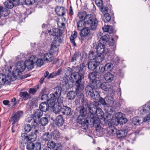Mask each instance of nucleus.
Here are the masks:
<instances>
[{"instance_id": "obj_1", "label": "nucleus", "mask_w": 150, "mask_h": 150, "mask_svg": "<svg viewBox=\"0 0 150 150\" xmlns=\"http://www.w3.org/2000/svg\"><path fill=\"white\" fill-rule=\"evenodd\" d=\"M54 91V93L50 95L51 98L48 100V103L50 107H53V112L57 114L61 111L63 98L61 96L62 89L60 87H56Z\"/></svg>"}, {"instance_id": "obj_2", "label": "nucleus", "mask_w": 150, "mask_h": 150, "mask_svg": "<svg viewBox=\"0 0 150 150\" xmlns=\"http://www.w3.org/2000/svg\"><path fill=\"white\" fill-rule=\"evenodd\" d=\"M25 69V67L22 61L18 62L13 70V77H10L9 76H6L2 74H0V83L1 84H9L11 81L15 80L17 76H20L22 74V73Z\"/></svg>"}, {"instance_id": "obj_3", "label": "nucleus", "mask_w": 150, "mask_h": 150, "mask_svg": "<svg viewBox=\"0 0 150 150\" xmlns=\"http://www.w3.org/2000/svg\"><path fill=\"white\" fill-rule=\"evenodd\" d=\"M79 73L74 72L71 75L70 80L72 83L76 81V86L78 89L83 90L84 88V86L82 84L80 83L81 81V78L82 75L83 68L79 67Z\"/></svg>"}, {"instance_id": "obj_4", "label": "nucleus", "mask_w": 150, "mask_h": 150, "mask_svg": "<svg viewBox=\"0 0 150 150\" xmlns=\"http://www.w3.org/2000/svg\"><path fill=\"white\" fill-rule=\"evenodd\" d=\"M86 24L89 26L90 29L92 30H95L97 27L98 21L97 20L93 17L91 14L86 16L84 18Z\"/></svg>"}, {"instance_id": "obj_5", "label": "nucleus", "mask_w": 150, "mask_h": 150, "mask_svg": "<svg viewBox=\"0 0 150 150\" xmlns=\"http://www.w3.org/2000/svg\"><path fill=\"white\" fill-rule=\"evenodd\" d=\"M94 106L92 108H89V112L97 117L103 118L104 117V114L101 109L98 108L99 104V103L96 101H94L93 103Z\"/></svg>"}, {"instance_id": "obj_6", "label": "nucleus", "mask_w": 150, "mask_h": 150, "mask_svg": "<svg viewBox=\"0 0 150 150\" xmlns=\"http://www.w3.org/2000/svg\"><path fill=\"white\" fill-rule=\"evenodd\" d=\"M83 90L80 89H78L77 87L76 90V92L73 91H69L67 94V98L68 99L71 100L74 99L77 95H79V97L80 98V100L83 103V105H84L83 102L84 101V95L83 93L82 92Z\"/></svg>"}, {"instance_id": "obj_7", "label": "nucleus", "mask_w": 150, "mask_h": 150, "mask_svg": "<svg viewBox=\"0 0 150 150\" xmlns=\"http://www.w3.org/2000/svg\"><path fill=\"white\" fill-rule=\"evenodd\" d=\"M106 38H100L99 40L100 43L98 44L97 48V52L100 54H106L109 53L110 50L106 48L105 45L103 44L100 42L101 41H105Z\"/></svg>"}, {"instance_id": "obj_8", "label": "nucleus", "mask_w": 150, "mask_h": 150, "mask_svg": "<svg viewBox=\"0 0 150 150\" xmlns=\"http://www.w3.org/2000/svg\"><path fill=\"white\" fill-rule=\"evenodd\" d=\"M96 88L94 87L93 88L91 86H87L86 88V93L93 99L96 100L100 97V95L98 92L95 91V88Z\"/></svg>"}, {"instance_id": "obj_9", "label": "nucleus", "mask_w": 150, "mask_h": 150, "mask_svg": "<svg viewBox=\"0 0 150 150\" xmlns=\"http://www.w3.org/2000/svg\"><path fill=\"white\" fill-rule=\"evenodd\" d=\"M64 32V30H61L60 29L56 28H52V30H45L42 32V33H49L50 35H52L53 37H60Z\"/></svg>"}, {"instance_id": "obj_10", "label": "nucleus", "mask_w": 150, "mask_h": 150, "mask_svg": "<svg viewBox=\"0 0 150 150\" xmlns=\"http://www.w3.org/2000/svg\"><path fill=\"white\" fill-rule=\"evenodd\" d=\"M37 60V57L35 55H32L28 60H26L23 64L25 67V69L26 67L29 70H31L34 67V63Z\"/></svg>"}, {"instance_id": "obj_11", "label": "nucleus", "mask_w": 150, "mask_h": 150, "mask_svg": "<svg viewBox=\"0 0 150 150\" xmlns=\"http://www.w3.org/2000/svg\"><path fill=\"white\" fill-rule=\"evenodd\" d=\"M89 119V125H95L98 127V125L100 123V120L99 119H101L102 118L98 117L93 114L90 115Z\"/></svg>"}, {"instance_id": "obj_12", "label": "nucleus", "mask_w": 150, "mask_h": 150, "mask_svg": "<svg viewBox=\"0 0 150 150\" xmlns=\"http://www.w3.org/2000/svg\"><path fill=\"white\" fill-rule=\"evenodd\" d=\"M94 52H91L89 54V58L90 59L95 60L97 63L102 62L104 59V57L103 54H98L96 56L94 55Z\"/></svg>"}, {"instance_id": "obj_13", "label": "nucleus", "mask_w": 150, "mask_h": 150, "mask_svg": "<svg viewBox=\"0 0 150 150\" xmlns=\"http://www.w3.org/2000/svg\"><path fill=\"white\" fill-rule=\"evenodd\" d=\"M62 41L61 38H54V40L53 41L51 45L50 51L54 53L58 50L57 47L59 45Z\"/></svg>"}, {"instance_id": "obj_14", "label": "nucleus", "mask_w": 150, "mask_h": 150, "mask_svg": "<svg viewBox=\"0 0 150 150\" xmlns=\"http://www.w3.org/2000/svg\"><path fill=\"white\" fill-rule=\"evenodd\" d=\"M85 117L80 115L79 116L77 119V121L79 124L88 126L90 124L89 122V116H88L86 118V119Z\"/></svg>"}, {"instance_id": "obj_15", "label": "nucleus", "mask_w": 150, "mask_h": 150, "mask_svg": "<svg viewBox=\"0 0 150 150\" xmlns=\"http://www.w3.org/2000/svg\"><path fill=\"white\" fill-rule=\"evenodd\" d=\"M22 111H19L15 113L13 116H12L10 119L9 122H12V125H14L17 122L23 115Z\"/></svg>"}, {"instance_id": "obj_16", "label": "nucleus", "mask_w": 150, "mask_h": 150, "mask_svg": "<svg viewBox=\"0 0 150 150\" xmlns=\"http://www.w3.org/2000/svg\"><path fill=\"white\" fill-rule=\"evenodd\" d=\"M55 11L58 16H63L65 14L66 10L63 7L58 6L55 8Z\"/></svg>"}, {"instance_id": "obj_17", "label": "nucleus", "mask_w": 150, "mask_h": 150, "mask_svg": "<svg viewBox=\"0 0 150 150\" xmlns=\"http://www.w3.org/2000/svg\"><path fill=\"white\" fill-rule=\"evenodd\" d=\"M44 60L47 62H51L54 59V57L53 54L50 52L44 54L43 57Z\"/></svg>"}, {"instance_id": "obj_18", "label": "nucleus", "mask_w": 150, "mask_h": 150, "mask_svg": "<svg viewBox=\"0 0 150 150\" xmlns=\"http://www.w3.org/2000/svg\"><path fill=\"white\" fill-rule=\"evenodd\" d=\"M52 138V134L49 132H45L43 134L41 139L42 141L46 142L51 140Z\"/></svg>"}, {"instance_id": "obj_19", "label": "nucleus", "mask_w": 150, "mask_h": 150, "mask_svg": "<svg viewBox=\"0 0 150 150\" xmlns=\"http://www.w3.org/2000/svg\"><path fill=\"white\" fill-rule=\"evenodd\" d=\"M88 65V69L92 71L95 70L98 66L97 63L93 60L89 62Z\"/></svg>"}, {"instance_id": "obj_20", "label": "nucleus", "mask_w": 150, "mask_h": 150, "mask_svg": "<svg viewBox=\"0 0 150 150\" xmlns=\"http://www.w3.org/2000/svg\"><path fill=\"white\" fill-rule=\"evenodd\" d=\"M39 133V132L37 130H35L34 132H31L28 136L29 140L32 142L36 140L37 137V135Z\"/></svg>"}, {"instance_id": "obj_21", "label": "nucleus", "mask_w": 150, "mask_h": 150, "mask_svg": "<svg viewBox=\"0 0 150 150\" xmlns=\"http://www.w3.org/2000/svg\"><path fill=\"white\" fill-rule=\"evenodd\" d=\"M126 131L125 130H120L117 131L116 135L117 137L120 139L124 138L127 134Z\"/></svg>"}, {"instance_id": "obj_22", "label": "nucleus", "mask_w": 150, "mask_h": 150, "mask_svg": "<svg viewBox=\"0 0 150 150\" xmlns=\"http://www.w3.org/2000/svg\"><path fill=\"white\" fill-rule=\"evenodd\" d=\"M50 106L48 103V105L46 102H42L39 105L40 109L43 112H45L48 110Z\"/></svg>"}, {"instance_id": "obj_23", "label": "nucleus", "mask_w": 150, "mask_h": 150, "mask_svg": "<svg viewBox=\"0 0 150 150\" xmlns=\"http://www.w3.org/2000/svg\"><path fill=\"white\" fill-rule=\"evenodd\" d=\"M56 143L52 140L48 141L47 143V147L45 150H51V149H54L56 146Z\"/></svg>"}, {"instance_id": "obj_24", "label": "nucleus", "mask_w": 150, "mask_h": 150, "mask_svg": "<svg viewBox=\"0 0 150 150\" xmlns=\"http://www.w3.org/2000/svg\"><path fill=\"white\" fill-rule=\"evenodd\" d=\"M56 124L58 126H61L64 123V120L63 117L61 115H59L57 117L56 119Z\"/></svg>"}, {"instance_id": "obj_25", "label": "nucleus", "mask_w": 150, "mask_h": 150, "mask_svg": "<svg viewBox=\"0 0 150 150\" xmlns=\"http://www.w3.org/2000/svg\"><path fill=\"white\" fill-rule=\"evenodd\" d=\"M104 77L106 81L110 82L113 80L114 76L110 73H107L104 75Z\"/></svg>"}, {"instance_id": "obj_26", "label": "nucleus", "mask_w": 150, "mask_h": 150, "mask_svg": "<svg viewBox=\"0 0 150 150\" xmlns=\"http://www.w3.org/2000/svg\"><path fill=\"white\" fill-rule=\"evenodd\" d=\"M0 13L1 15H3L4 16H7L10 13L9 10L4 8L3 7L0 6Z\"/></svg>"}, {"instance_id": "obj_27", "label": "nucleus", "mask_w": 150, "mask_h": 150, "mask_svg": "<svg viewBox=\"0 0 150 150\" xmlns=\"http://www.w3.org/2000/svg\"><path fill=\"white\" fill-rule=\"evenodd\" d=\"M80 30L79 34L81 37L86 36L90 32V30L88 28H84Z\"/></svg>"}, {"instance_id": "obj_28", "label": "nucleus", "mask_w": 150, "mask_h": 150, "mask_svg": "<svg viewBox=\"0 0 150 150\" xmlns=\"http://www.w3.org/2000/svg\"><path fill=\"white\" fill-rule=\"evenodd\" d=\"M62 72V69H59L58 71L54 72L51 73L48 76V79H50L51 78H53L57 76L60 74Z\"/></svg>"}, {"instance_id": "obj_29", "label": "nucleus", "mask_w": 150, "mask_h": 150, "mask_svg": "<svg viewBox=\"0 0 150 150\" xmlns=\"http://www.w3.org/2000/svg\"><path fill=\"white\" fill-rule=\"evenodd\" d=\"M108 134L111 136H113L117 133V130L113 126H109L107 128Z\"/></svg>"}, {"instance_id": "obj_30", "label": "nucleus", "mask_w": 150, "mask_h": 150, "mask_svg": "<svg viewBox=\"0 0 150 150\" xmlns=\"http://www.w3.org/2000/svg\"><path fill=\"white\" fill-rule=\"evenodd\" d=\"M20 139V141L22 144H25L29 141L28 136L24 133L22 134Z\"/></svg>"}, {"instance_id": "obj_31", "label": "nucleus", "mask_w": 150, "mask_h": 150, "mask_svg": "<svg viewBox=\"0 0 150 150\" xmlns=\"http://www.w3.org/2000/svg\"><path fill=\"white\" fill-rule=\"evenodd\" d=\"M5 7L8 9H11L14 7V4L12 3V0H7L4 3Z\"/></svg>"}, {"instance_id": "obj_32", "label": "nucleus", "mask_w": 150, "mask_h": 150, "mask_svg": "<svg viewBox=\"0 0 150 150\" xmlns=\"http://www.w3.org/2000/svg\"><path fill=\"white\" fill-rule=\"evenodd\" d=\"M101 89L105 91H108L110 88V86L109 83L108 82H104L100 85Z\"/></svg>"}, {"instance_id": "obj_33", "label": "nucleus", "mask_w": 150, "mask_h": 150, "mask_svg": "<svg viewBox=\"0 0 150 150\" xmlns=\"http://www.w3.org/2000/svg\"><path fill=\"white\" fill-rule=\"evenodd\" d=\"M105 100L107 105H112L114 103L113 98L111 96H108L105 97Z\"/></svg>"}, {"instance_id": "obj_34", "label": "nucleus", "mask_w": 150, "mask_h": 150, "mask_svg": "<svg viewBox=\"0 0 150 150\" xmlns=\"http://www.w3.org/2000/svg\"><path fill=\"white\" fill-rule=\"evenodd\" d=\"M62 110H63L62 112V113L63 114L67 115L71 114V109L69 107L66 106H63Z\"/></svg>"}, {"instance_id": "obj_35", "label": "nucleus", "mask_w": 150, "mask_h": 150, "mask_svg": "<svg viewBox=\"0 0 150 150\" xmlns=\"http://www.w3.org/2000/svg\"><path fill=\"white\" fill-rule=\"evenodd\" d=\"M19 96L23 100H27L30 97V94L26 92H21Z\"/></svg>"}, {"instance_id": "obj_36", "label": "nucleus", "mask_w": 150, "mask_h": 150, "mask_svg": "<svg viewBox=\"0 0 150 150\" xmlns=\"http://www.w3.org/2000/svg\"><path fill=\"white\" fill-rule=\"evenodd\" d=\"M103 30L105 32H107L110 34L112 33L113 32L112 27L109 25H105L103 28Z\"/></svg>"}, {"instance_id": "obj_37", "label": "nucleus", "mask_w": 150, "mask_h": 150, "mask_svg": "<svg viewBox=\"0 0 150 150\" xmlns=\"http://www.w3.org/2000/svg\"><path fill=\"white\" fill-rule=\"evenodd\" d=\"M86 24L85 21L83 20L79 21L77 23V29L79 30H80L84 28V24Z\"/></svg>"}, {"instance_id": "obj_38", "label": "nucleus", "mask_w": 150, "mask_h": 150, "mask_svg": "<svg viewBox=\"0 0 150 150\" xmlns=\"http://www.w3.org/2000/svg\"><path fill=\"white\" fill-rule=\"evenodd\" d=\"M107 40L108 39V45L110 46H111L113 50H114L116 47L115 41L113 38H107Z\"/></svg>"}, {"instance_id": "obj_39", "label": "nucleus", "mask_w": 150, "mask_h": 150, "mask_svg": "<svg viewBox=\"0 0 150 150\" xmlns=\"http://www.w3.org/2000/svg\"><path fill=\"white\" fill-rule=\"evenodd\" d=\"M105 71V68L103 66L99 67L97 66L95 70V72L96 73L99 74H103Z\"/></svg>"}, {"instance_id": "obj_40", "label": "nucleus", "mask_w": 150, "mask_h": 150, "mask_svg": "<svg viewBox=\"0 0 150 150\" xmlns=\"http://www.w3.org/2000/svg\"><path fill=\"white\" fill-rule=\"evenodd\" d=\"M142 110L144 112H146L150 110V100L149 103L145 104L142 106Z\"/></svg>"}, {"instance_id": "obj_41", "label": "nucleus", "mask_w": 150, "mask_h": 150, "mask_svg": "<svg viewBox=\"0 0 150 150\" xmlns=\"http://www.w3.org/2000/svg\"><path fill=\"white\" fill-rule=\"evenodd\" d=\"M142 122L141 120H139L137 117H134L132 120V123L135 125H139Z\"/></svg>"}, {"instance_id": "obj_42", "label": "nucleus", "mask_w": 150, "mask_h": 150, "mask_svg": "<svg viewBox=\"0 0 150 150\" xmlns=\"http://www.w3.org/2000/svg\"><path fill=\"white\" fill-rule=\"evenodd\" d=\"M103 19L105 22H109L111 19V17L108 13H105L104 14Z\"/></svg>"}, {"instance_id": "obj_43", "label": "nucleus", "mask_w": 150, "mask_h": 150, "mask_svg": "<svg viewBox=\"0 0 150 150\" xmlns=\"http://www.w3.org/2000/svg\"><path fill=\"white\" fill-rule=\"evenodd\" d=\"M42 111L40 109L37 110L34 114V116L36 117L40 118L42 116L43 114Z\"/></svg>"}, {"instance_id": "obj_44", "label": "nucleus", "mask_w": 150, "mask_h": 150, "mask_svg": "<svg viewBox=\"0 0 150 150\" xmlns=\"http://www.w3.org/2000/svg\"><path fill=\"white\" fill-rule=\"evenodd\" d=\"M113 65L110 63H108L106 64L105 67H104L105 71H111Z\"/></svg>"}, {"instance_id": "obj_45", "label": "nucleus", "mask_w": 150, "mask_h": 150, "mask_svg": "<svg viewBox=\"0 0 150 150\" xmlns=\"http://www.w3.org/2000/svg\"><path fill=\"white\" fill-rule=\"evenodd\" d=\"M62 21L64 22H62L60 21H59L57 22V24L58 27L59 28L64 29V28H65V25L64 23V22H66V20L65 18L64 17H63L62 19Z\"/></svg>"}, {"instance_id": "obj_46", "label": "nucleus", "mask_w": 150, "mask_h": 150, "mask_svg": "<svg viewBox=\"0 0 150 150\" xmlns=\"http://www.w3.org/2000/svg\"><path fill=\"white\" fill-rule=\"evenodd\" d=\"M52 134L53 137L54 139L56 140H57L59 138L60 135L59 131L56 130L54 131Z\"/></svg>"}, {"instance_id": "obj_47", "label": "nucleus", "mask_w": 150, "mask_h": 150, "mask_svg": "<svg viewBox=\"0 0 150 150\" xmlns=\"http://www.w3.org/2000/svg\"><path fill=\"white\" fill-rule=\"evenodd\" d=\"M118 119H116L115 117H112L111 120V122L113 125H117L120 122Z\"/></svg>"}, {"instance_id": "obj_48", "label": "nucleus", "mask_w": 150, "mask_h": 150, "mask_svg": "<svg viewBox=\"0 0 150 150\" xmlns=\"http://www.w3.org/2000/svg\"><path fill=\"white\" fill-rule=\"evenodd\" d=\"M41 96V99L42 100H47L48 97L47 95L45 94L43 91H42L40 92Z\"/></svg>"}, {"instance_id": "obj_49", "label": "nucleus", "mask_w": 150, "mask_h": 150, "mask_svg": "<svg viewBox=\"0 0 150 150\" xmlns=\"http://www.w3.org/2000/svg\"><path fill=\"white\" fill-rule=\"evenodd\" d=\"M48 122V119L46 117H45L41 119L40 123L42 126H45L47 124Z\"/></svg>"}, {"instance_id": "obj_50", "label": "nucleus", "mask_w": 150, "mask_h": 150, "mask_svg": "<svg viewBox=\"0 0 150 150\" xmlns=\"http://www.w3.org/2000/svg\"><path fill=\"white\" fill-rule=\"evenodd\" d=\"M23 128L25 132H28L30 131L31 127L30 124H26L24 125Z\"/></svg>"}, {"instance_id": "obj_51", "label": "nucleus", "mask_w": 150, "mask_h": 150, "mask_svg": "<svg viewBox=\"0 0 150 150\" xmlns=\"http://www.w3.org/2000/svg\"><path fill=\"white\" fill-rule=\"evenodd\" d=\"M96 73L93 72L91 73L88 75V78L92 81L95 80L96 78Z\"/></svg>"}, {"instance_id": "obj_52", "label": "nucleus", "mask_w": 150, "mask_h": 150, "mask_svg": "<svg viewBox=\"0 0 150 150\" xmlns=\"http://www.w3.org/2000/svg\"><path fill=\"white\" fill-rule=\"evenodd\" d=\"M26 148L28 149L33 150L35 149V145L32 142H29L27 144Z\"/></svg>"}, {"instance_id": "obj_53", "label": "nucleus", "mask_w": 150, "mask_h": 150, "mask_svg": "<svg viewBox=\"0 0 150 150\" xmlns=\"http://www.w3.org/2000/svg\"><path fill=\"white\" fill-rule=\"evenodd\" d=\"M87 15H86V13L85 11H83L82 12H79L78 14V16L80 19L84 20V18L85 16Z\"/></svg>"}, {"instance_id": "obj_54", "label": "nucleus", "mask_w": 150, "mask_h": 150, "mask_svg": "<svg viewBox=\"0 0 150 150\" xmlns=\"http://www.w3.org/2000/svg\"><path fill=\"white\" fill-rule=\"evenodd\" d=\"M122 113L121 112H118L115 114V117L121 122L122 121Z\"/></svg>"}, {"instance_id": "obj_55", "label": "nucleus", "mask_w": 150, "mask_h": 150, "mask_svg": "<svg viewBox=\"0 0 150 150\" xmlns=\"http://www.w3.org/2000/svg\"><path fill=\"white\" fill-rule=\"evenodd\" d=\"M79 112L80 113V116H85L86 112L85 109L83 107L81 108L80 109Z\"/></svg>"}, {"instance_id": "obj_56", "label": "nucleus", "mask_w": 150, "mask_h": 150, "mask_svg": "<svg viewBox=\"0 0 150 150\" xmlns=\"http://www.w3.org/2000/svg\"><path fill=\"white\" fill-rule=\"evenodd\" d=\"M28 122L31 121V125L32 128H35L37 127L38 124L35 120L34 119H31V120L30 121L28 120Z\"/></svg>"}, {"instance_id": "obj_57", "label": "nucleus", "mask_w": 150, "mask_h": 150, "mask_svg": "<svg viewBox=\"0 0 150 150\" xmlns=\"http://www.w3.org/2000/svg\"><path fill=\"white\" fill-rule=\"evenodd\" d=\"M95 3L96 5L99 7H102L103 5L102 0H95Z\"/></svg>"}, {"instance_id": "obj_58", "label": "nucleus", "mask_w": 150, "mask_h": 150, "mask_svg": "<svg viewBox=\"0 0 150 150\" xmlns=\"http://www.w3.org/2000/svg\"><path fill=\"white\" fill-rule=\"evenodd\" d=\"M43 61L42 59H38L36 62V64L38 66L40 67L43 64Z\"/></svg>"}, {"instance_id": "obj_59", "label": "nucleus", "mask_w": 150, "mask_h": 150, "mask_svg": "<svg viewBox=\"0 0 150 150\" xmlns=\"http://www.w3.org/2000/svg\"><path fill=\"white\" fill-rule=\"evenodd\" d=\"M100 10L104 14L105 13H108L107 12H108V8L107 7H103V6L101 7L100 8Z\"/></svg>"}, {"instance_id": "obj_60", "label": "nucleus", "mask_w": 150, "mask_h": 150, "mask_svg": "<svg viewBox=\"0 0 150 150\" xmlns=\"http://www.w3.org/2000/svg\"><path fill=\"white\" fill-rule=\"evenodd\" d=\"M35 0H25V2L26 4L30 5L35 3Z\"/></svg>"}, {"instance_id": "obj_61", "label": "nucleus", "mask_w": 150, "mask_h": 150, "mask_svg": "<svg viewBox=\"0 0 150 150\" xmlns=\"http://www.w3.org/2000/svg\"><path fill=\"white\" fill-rule=\"evenodd\" d=\"M99 98V102L101 103L103 105H106V103L105 102V98L104 99L103 98L101 97H100V96L97 99V100Z\"/></svg>"}, {"instance_id": "obj_62", "label": "nucleus", "mask_w": 150, "mask_h": 150, "mask_svg": "<svg viewBox=\"0 0 150 150\" xmlns=\"http://www.w3.org/2000/svg\"><path fill=\"white\" fill-rule=\"evenodd\" d=\"M56 149L54 150H62V147L61 144L56 143Z\"/></svg>"}, {"instance_id": "obj_63", "label": "nucleus", "mask_w": 150, "mask_h": 150, "mask_svg": "<svg viewBox=\"0 0 150 150\" xmlns=\"http://www.w3.org/2000/svg\"><path fill=\"white\" fill-rule=\"evenodd\" d=\"M67 75H66V76H69L70 75H71L72 74H71V72H72V69L70 67H68L67 68Z\"/></svg>"}, {"instance_id": "obj_64", "label": "nucleus", "mask_w": 150, "mask_h": 150, "mask_svg": "<svg viewBox=\"0 0 150 150\" xmlns=\"http://www.w3.org/2000/svg\"><path fill=\"white\" fill-rule=\"evenodd\" d=\"M81 53L80 52H76L74 54V55L75 57H76V59H77L80 57L81 56Z\"/></svg>"}]
</instances>
